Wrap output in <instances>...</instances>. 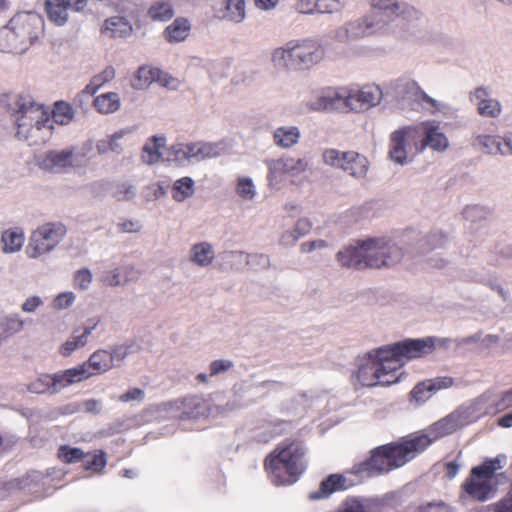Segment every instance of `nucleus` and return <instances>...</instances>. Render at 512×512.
Instances as JSON below:
<instances>
[{"mask_svg":"<svg viewBox=\"0 0 512 512\" xmlns=\"http://www.w3.org/2000/svg\"><path fill=\"white\" fill-rule=\"evenodd\" d=\"M198 148L200 161L216 158L225 153L221 143L198 142Z\"/></svg>","mask_w":512,"mask_h":512,"instance_id":"nucleus-51","label":"nucleus"},{"mask_svg":"<svg viewBox=\"0 0 512 512\" xmlns=\"http://www.w3.org/2000/svg\"><path fill=\"white\" fill-rule=\"evenodd\" d=\"M499 135L474 133L471 145L478 151L491 156L500 155Z\"/></svg>","mask_w":512,"mask_h":512,"instance_id":"nucleus-31","label":"nucleus"},{"mask_svg":"<svg viewBox=\"0 0 512 512\" xmlns=\"http://www.w3.org/2000/svg\"><path fill=\"white\" fill-rule=\"evenodd\" d=\"M318 14H340L346 8L344 0H316Z\"/></svg>","mask_w":512,"mask_h":512,"instance_id":"nucleus-53","label":"nucleus"},{"mask_svg":"<svg viewBox=\"0 0 512 512\" xmlns=\"http://www.w3.org/2000/svg\"><path fill=\"white\" fill-rule=\"evenodd\" d=\"M24 325V321L18 315H10L5 317L1 323V329L5 337L11 336L19 332Z\"/></svg>","mask_w":512,"mask_h":512,"instance_id":"nucleus-54","label":"nucleus"},{"mask_svg":"<svg viewBox=\"0 0 512 512\" xmlns=\"http://www.w3.org/2000/svg\"><path fill=\"white\" fill-rule=\"evenodd\" d=\"M448 341V339H439L436 337L406 339L385 346L381 354L384 355L383 357H387L386 355L398 356L402 361L410 360L428 355L435 350L437 345L445 346Z\"/></svg>","mask_w":512,"mask_h":512,"instance_id":"nucleus-10","label":"nucleus"},{"mask_svg":"<svg viewBox=\"0 0 512 512\" xmlns=\"http://www.w3.org/2000/svg\"><path fill=\"white\" fill-rule=\"evenodd\" d=\"M414 446L406 437L399 444H389L375 449L368 461L362 464L361 471L371 476L388 472L405 465L417 456Z\"/></svg>","mask_w":512,"mask_h":512,"instance_id":"nucleus-4","label":"nucleus"},{"mask_svg":"<svg viewBox=\"0 0 512 512\" xmlns=\"http://www.w3.org/2000/svg\"><path fill=\"white\" fill-rule=\"evenodd\" d=\"M77 156L72 148L51 150L43 154L38 160V167L50 173H66L78 165Z\"/></svg>","mask_w":512,"mask_h":512,"instance_id":"nucleus-15","label":"nucleus"},{"mask_svg":"<svg viewBox=\"0 0 512 512\" xmlns=\"http://www.w3.org/2000/svg\"><path fill=\"white\" fill-rule=\"evenodd\" d=\"M119 14L131 15L136 12L141 0H99Z\"/></svg>","mask_w":512,"mask_h":512,"instance_id":"nucleus-48","label":"nucleus"},{"mask_svg":"<svg viewBox=\"0 0 512 512\" xmlns=\"http://www.w3.org/2000/svg\"><path fill=\"white\" fill-rule=\"evenodd\" d=\"M467 418L459 408L429 426L422 433L411 434L408 438L413 444L414 450L419 454L437 439L450 435L457 429L469 424Z\"/></svg>","mask_w":512,"mask_h":512,"instance_id":"nucleus-6","label":"nucleus"},{"mask_svg":"<svg viewBox=\"0 0 512 512\" xmlns=\"http://www.w3.org/2000/svg\"><path fill=\"white\" fill-rule=\"evenodd\" d=\"M101 282L109 287L123 286L121 271L119 268L105 271L100 278Z\"/></svg>","mask_w":512,"mask_h":512,"instance_id":"nucleus-61","label":"nucleus"},{"mask_svg":"<svg viewBox=\"0 0 512 512\" xmlns=\"http://www.w3.org/2000/svg\"><path fill=\"white\" fill-rule=\"evenodd\" d=\"M352 484L341 474H331L320 483L317 491L309 494L311 500L328 498L332 493L348 489Z\"/></svg>","mask_w":512,"mask_h":512,"instance_id":"nucleus-29","label":"nucleus"},{"mask_svg":"<svg viewBox=\"0 0 512 512\" xmlns=\"http://www.w3.org/2000/svg\"><path fill=\"white\" fill-rule=\"evenodd\" d=\"M23 37L12 29L10 22H8L6 26L0 28V51L16 54L24 53L30 45Z\"/></svg>","mask_w":512,"mask_h":512,"instance_id":"nucleus-24","label":"nucleus"},{"mask_svg":"<svg viewBox=\"0 0 512 512\" xmlns=\"http://www.w3.org/2000/svg\"><path fill=\"white\" fill-rule=\"evenodd\" d=\"M133 133V129L126 127L122 128L116 132H114L112 135L109 136V139L111 141V148L112 152L120 154L123 151V144L121 143V140L125 137L131 135Z\"/></svg>","mask_w":512,"mask_h":512,"instance_id":"nucleus-59","label":"nucleus"},{"mask_svg":"<svg viewBox=\"0 0 512 512\" xmlns=\"http://www.w3.org/2000/svg\"><path fill=\"white\" fill-rule=\"evenodd\" d=\"M94 106L102 114L114 113L120 108V97L115 92L101 94L94 99Z\"/></svg>","mask_w":512,"mask_h":512,"instance_id":"nucleus-40","label":"nucleus"},{"mask_svg":"<svg viewBox=\"0 0 512 512\" xmlns=\"http://www.w3.org/2000/svg\"><path fill=\"white\" fill-rule=\"evenodd\" d=\"M236 193L244 200L251 201L257 194L256 186L250 177H240L236 184Z\"/></svg>","mask_w":512,"mask_h":512,"instance_id":"nucleus-50","label":"nucleus"},{"mask_svg":"<svg viewBox=\"0 0 512 512\" xmlns=\"http://www.w3.org/2000/svg\"><path fill=\"white\" fill-rule=\"evenodd\" d=\"M112 368H114V363L111 361L109 351L100 349L93 352L86 362L69 369L70 372H78V376L75 378V384H77L93 375L106 373Z\"/></svg>","mask_w":512,"mask_h":512,"instance_id":"nucleus-14","label":"nucleus"},{"mask_svg":"<svg viewBox=\"0 0 512 512\" xmlns=\"http://www.w3.org/2000/svg\"><path fill=\"white\" fill-rule=\"evenodd\" d=\"M190 30L191 24L189 20L178 17L165 28L164 37L169 43H179L189 36Z\"/></svg>","mask_w":512,"mask_h":512,"instance_id":"nucleus-32","label":"nucleus"},{"mask_svg":"<svg viewBox=\"0 0 512 512\" xmlns=\"http://www.w3.org/2000/svg\"><path fill=\"white\" fill-rule=\"evenodd\" d=\"M74 117V111L70 104L60 101L55 104L53 110V122L66 125L71 122Z\"/></svg>","mask_w":512,"mask_h":512,"instance_id":"nucleus-49","label":"nucleus"},{"mask_svg":"<svg viewBox=\"0 0 512 512\" xmlns=\"http://www.w3.org/2000/svg\"><path fill=\"white\" fill-rule=\"evenodd\" d=\"M165 144V138L161 136H153L149 142L143 147L142 159L147 164H153L159 161V149Z\"/></svg>","mask_w":512,"mask_h":512,"instance_id":"nucleus-41","label":"nucleus"},{"mask_svg":"<svg viewBox=\"0 0 512 512\" xmlns=\"http://www.w3.org/2000/svg\"><path fill=\"white\" fill-rule=\"evenodd\" d=\"M415 127L420 128V138H418L417 151L423 152L430 148L435 152H444L449 147L447 136L441 131L439 125L433 122H423Z\"/></svg>","mask_w":512,"mask_h":512,"instance_id":"nucleus-16","label":"nucleus"},{"mask_svg":"<svg viewBox=\"0 0 512 512\" xmlns=\"http://www.w3.org/2000/svg\"><path fill=\"white\" fill-rule=\"evenodd\" d=\"M88 343V339L80 334L73 333L60 347V354L64 357L71 355L74 351L84 347Z\"/></svg>","mask_w":512,"mask_h":512,"instance_id":"nucleus-52","label":"nucleus"},{"mask_svg":"<svg viewBox=\"0 0 512 512\" xmlns=\"http://www.w3.org/2000/svg\"><path fill=\"white\" fill-rule=\"evenodd\" d=\"M336 512H369V509L364 499L349 497Z\"/></svg>","mask_w":512,"mask_h":512,"instance_id":"nucleus-56","label":"nucleus"},{"mask_svg":"<svg viewBox=\"0 0 512 512\" xmlns=\"http://www.w3.org/2000/svg\"><path fill=\"white\" fill-rule=\"evenodd\" d=\"M1 242L5 253H15L21 249L24 235L19 230H6L2 233Z\"/></svg>","mask_w":512,"mask_h":512,"instance_id":"nucleus-42","label":"nucleus"},{"mask_svg":"<svg viewBox=\"0 0 512 512\" xmlns=\"http://www.w3.org/2000/svg\"><path fill=\"white\" fill-rule=\"evenodd\" d=\"M446 242L441 232H432L418 240L416 246L406 247L404 241L391 238H369L358 241L337 253V260L343 267L362 270L365 268L392 267L406 255L417 256L442 247Z\"/></svg>","mask_w":512,"mask_h":512,"instance_id":"nucleus-1","label":"nucleus"},{"mask_svg":"<svg viewBox=\"0 0 512 512\" xmlns=\"http://www.w3.org/2000/svg\"><path fill=\"white\" fill-rule=\"evenodd\" d=\"M383 349H385V346L373 353L377 361L379 374H382L383 378L394 379L393 383H395L398 381L397 371L402 366L403 362L398 356L386 355L387 357H383L384 355L381 354Z\"/></svg>","mask_w":512,"mask_h":512,"instance_id":"nucleus-30","label":"nucleus"},{"mask_svg":"<svg viewBox=\"0 0 512 512\" xmlns=\"http://www.w3.org/2000/svg\"><path fill=\"white\" fill-rule=\"evenodd\" d=\"M194 193L195 182L189 176L182 177L173 183L172 198L176 202H183L192 197Z\"/></svg>","mask_w":512,"mask_h":512,"instance_id":"nucleus-39","label":"nucleus"},{"mask_svg":"<svg viewBox=\"0 0 512 512\" xmlns=\"http://www.w3.org/2000/svg\"><path fill=\"white\" fill-rule=\"evenodd\" d=\"M396 94L401 99H413L420 103L426 104L425 108L431 113L435 114L438 111H443L447 108L445 103L430 97L417 82L408 80L401 82L397 85Z\"/></svg>","mask_w":512,"mask_h":512,"instance_id":"nucleus-18","label":"nucleus"},{"mask_svg":"<svg viewBox=\"0 0 512 512\" xmlns=\"http://www.w3.org/2000/svg\"><path fill=\"white\" fill-rule=\"evenodd\" d=\"M265 468L276 486L291 485L306 468L305 450L295 442L280 444L267 456Z\"/></svg>","mask_w":512,"mask_h":512,"instance_id":"nucleus-3","label":"nucleus"},{"mask_svg":"<svg viewBox=\"0 0 512 512\" xmlns=\"http://www.w3.org/2000/svg\"><path fill=\"white\" fill-rule=\"evenodd\" d=\"M77 371L61 370L51 374H40L27 385V390L34 394L55 395L75 384Z\"/></svg>","mask_w":512,"mask_h":512,"instance_id":"nucleus-11","label":"nucleus"},{"mask_svg":"<svg viewBox=\"0 0 512 512\" xmlns=\"http://www.w3.org/2000/svg\"><path fill=\"white\" fill-rule=\"evenodd\" d=\"M152 71L148 68L141 67L138 69L136 79L133 82V87L136 89H143L152 82Z\"/></svg>","mask_w":512,"mask_h":512,"instance_id":"nucleus-62","label":"nucleus"},{"mask_svg":"<svg viewBox=\"0 0 512 512\" xmlns=\"http://www.w3.org/2000/svg\"><path fill=\"white\" fill-rule=\"evenodd\" d=\"M245 1L244 0H227L226 12L223 15L225 19L240 23L245 18Z\"/></svg>","mask_w":512,"mask_h":512,"instance_id":"nucleus-45","label":"nucleus"},{"mask_svg":"<svg viewBox=\"0 0 512 512\" xmlns=\"http://www.w3.org/2000/svg\"><path fill=\"white\" fill-rule=\"evenodd\" d=\"M349 157V151L342 152L334 148H327L322 152V161L325 165L343 169L345 160Z\"/></svg>","mask_w":512,"mask_h":512,"instance_id":"nucleus-44","label":"nucleus"},{"mask_svg":"<svg viewBox=\"0 0 512 512\" xmlns=\"http://www.w3.org/2000/svg\"><path fill=\"white\" fill-rule=\"evenodd\" d=\"M93 280V275L90 269L82 268L78 270L74 275V286L75 288L86 291L89 289Z\"/></svg>","mask_w":512,"mask_h":512,"instance_id":"nucleus-57","label":"nucleus"},{"mask_svg":"<svg viewBox=\"0 0 512 512\" xmlns=\"http://www.w3.org/2000/svg\"><path fill=\"white\" fill-rule=\"evenodd\" d=\"M265 164L268 169L267 180L269 186L279 188L284 182L285 176H288V173L286 172L287 165L285 156L278 159H267L265 160Z\"/></svg>","mask_w":512,"mask_h":512,"instance_id":"nucleus-33","label":"nucleus"},{"mask_svg":"<svg viewBox=\"0 0 512 512\" xmlns=\"http://www.w3.org/2000/svg\"><path fill=\"white\" fill-rule=\"evenodd\" d=\"M274 67L287 71H299L294 40L276 48L271 54Z\"/></svg>","mask_w":512,"mask_h":512,"instance_id":"nucleus-27","label":"nucleus"},{"mask_svg":"<svg viewBox=\"0 0 512 512\" xmlns=\"http://www.w3.org/2000/svg\"><path fill=\"white\" fill-rule=\"evenodd\" d=\"M298 70L312 68L324 58V48L313 39L294 40Z\"/></svg>","mask_w":512,"mask_h":512,"instance_id":"nucleus-20","label":"nucleus"},{"mask_svg":"<svg viewBox=\"0 0 512 512\" xmlns=\"http://www.w3.org/2000/svg\"><path fill=\"white\" fill-rule=\"evenodd\" d=\"M349 111L365 112L379 105L383 98V92L378 85H366L361 89H349Z\"/></svg>","mask_w":512,"mask_h":512,"instance_id":"nucleus-17","label":"nucleus"},{"mask_svg":"<svg viewBox=\"0 0 512 512\" xmlns=\"http://www.w3.org/2000/svg\"><path fill=\"white\" fill-rule=\"evenodd\" d=\"M306 107L310 111H328V103H327V93L326 90L323 91L321 94L315 96L314 98L310 99L306 102Z\"/></svg>","mask_w":512,"mask_h":512,"instance_id":"nucleus-63","label":"nucleus"},{"mask_svg":"<svg viewBox=\"0 0 512 512\" xmlns=\"http://www.w3.org/2000/svg\"><path fill=\"white\" fill-rule=\"evenodd\" d=\"M505 460L504 455H498L484 461L479 466L473 467L470 478L464 484L467 494L479 501H485L493 496L492 480L495 473L503 468Z\"/></svg>","mask_w":512,"mask_h":512,"instance_id":"nucleus-5","label":"nucleus"},{"mask_svg":"<svg viewBox=\"0 0 512 512\" xmlns=\"http://www.w3.org/2000/svg\"><path fill=\"white\" fill-rule=\"evenodd\" d=\"M368 4L380 21V28L399 20L412 21L420 17V12L404 0H368Z\"/></svg>","mask_w":512,"mask_h":512,"instance_id":"nucleus-8","label":"nucleus"},{"mask_svg":"<svg viewBox=\"0 0 512 512\" xmlns=\"http://www.w3.org/2000/svg\"><path fill=\"white\" fill-rule=\"evenodd\" d=\"M352 40L362 39L376 34L381 30L380 21L373 14H366L348 21Z\"/></svg>","mask_w":512,"mask_h":512,"instance_id":"nucleus-25","label":"nucleus"},{"mask_svg":"<svg viewBox=\"0 0 512 512\" xmlns=\"http://www.w3.org/2000/svg\"><path fill=\"white\" fill-rule=\"evenodd\" d=\"M9 22L12 29L16 30L18 34L23 35V39L29 45L38 39L44 31V21L36 12H19Z\"/></svg>","mask_w":512,"mask_h":512,"instance_id":"nucleus-13","label":"nucleus"},{"mask_svg":"<svg viewBox=\"0 0 512 512\" xmlns=\"http://www.w3.org/2000/svg\"><path fill=\"white\" fill-rule=\"evenodd\" d=\"M210 406L211 405H208L202 398L198 396H190L166 404V410L169 412H179L173 416L179 418L180 420H185L199 418L204 416L206 412L207 416H209Z\"/></svg>","mask_w":512,"mask_h":512,"instance_id":"nucleus-19","label":"nucleus"},{"mask_svg":"<svg viewBox=\"0 0 512 512\" xmlns=\"http://www.w3.org/2000/svg\"><path fill=\"white\" fill-rule=\"evenodd\" d=\"M356 377L361 386L367 387L376 385L388 386L393 384L394 381V379L383 378V375L379 374V368H377V361L373 353H368L361 360Z\"/></svg>","mask_w":512,"mask_h":512,"instance_id":"nucleus-21","label":"nucleus"},{"mask_svg":"<svg viewBox=\"0 0 512 512\" xmlns=\"http://www.w3.org/2000/svg\"><path fill=\"white\" fill-rule=\"evenodd\" d=\"M135 344L133 341H125L111 347L109 354L114 367H119L124 359L133 352Z\"/></svg>","mask_w":512,"mask_h":512,"instance_id":"nucleus-47","label":"nucleus"},{"mask_svg":"<svg viewBox=\"0 0 512 512\" xmlns=\"http://www.w3.org/2000/svg\"><path fill=\"white\" fill-rule=\"evenodd\" d=\"M500 156L512 157V131H506L499 135Z\"/></svg>","mask_w":512,"mask_h":512,"instance_id":"nucleus-64","label":"nucleus"},{"mask_svg":"<svg viewBox=\"0 0 512 512\" xmlns=\"http://www.w3.org/2000/svg\"><path fill=\"white\" fill-rule=\"evenodd\" d=\"M58 457L65 463H74L83 459L84 452L80 448L63 445L58 450Z\"/></svg>","mask_w":512,"mask_h":512,"instance_id":"nucleus-55","label":"nucleus"},{"mask_svg":"<svg viewBox=\"0 0 512 512\" xmlns=\"http://www.w3.org/2000/svg\"><path fill=\"white\" fill-rule=\"evenodd\" d=\"M420 128L405 126L393 131L389 138V159L400 166L412 162L413 157L420 152L417 151Z\"/></svg>","mask_w":512,"mask_h":512,"instance_id":"nucleus-7","label":"nucleus"},{"mask_svg":"<svg viewBox=\"0 0 512 512\" xmlns=\"http://www.w3.org/2000/svg\"><path fill=\"white\" fill-rule=\"evenodd\" d=\"M7 111L15 117L17 136L29 143L40 145L51 136L53 121L49 108L37 103L29 94L6 96Z\"/></svg>","mask_w":512,"mask_h":512,"instance_id":"nucleus-2","label":"nucleus"},{"mask_svg":"<svg viewBox=\"0 0 512 512\" xmlns=\"http://www.w3.org/2000/svg\"><path fill=\"white\" fill-rule=\"evenodd\" d=\"M496 404V392L488 390L473 400L469 405L460 408L465 416L468 417V422L471 423L484 415L497 413L498 408Z\"/></svg>","mask_w":512,"mask_h":512,"instance_id":"nucleus-22","label":"nucleus"},{"mask_svg":"<svg viewBox=\"0 0 512 512\" xmlns=\"http://www.w3.org/2000/svg\"><path fill=\"white\" fill-rule=\"evenodd\" d=\"M369 168L367 158L358 152L349 151V157L345 160L343 171L355 178H363L366 176Z\"/></svg>","mask_w":512,"mask_h":512,"instance_id":"nucleus-35","label":"nucleus"},{"mask_svg":"<svg viewBox=\"0 0 512 512\" xmlns=\"http://www.w3.org/2000/svg\"><path fill=\"white\" fill-rule=\"evenodd\" d=\"M101 33L113 39L128 38L133 33V25L126 16H111L104 21Z\"/></svg>","mask_w":512,"mask_h":512,"instance_id":"nucleus-26","label":"nucleus"},{"mask_svg":"<svg viewBox=\"0 0 512 512\" xmlns=\"http://www.w3.org/2000/svg\"><path fill=\"white\" fill-rule=\"evenodd\" d=\"M168 160L176 162L179 165L188 164L185 143H177L170 147Z\"/></svg>","mask_w":512,"mask_h":512,"instance_id":"nucleus-58","label":"nucleus"},{"mask_svg":"<svg viewBox=\"0 0 512 512\" xmlns=\"http://www.w3.org/2000/svg\"><path fill=\"white\" fill-rule=\"evenodd\" d=\"M230 256L234 260L245 262L250 268L267 269L270 266V258L266 254H247L242 251H234L230 253Z\"/></svg>","mask_w":512,"mask_h":512,"instance_id":"nucleus-38","label":"nucleus"},{"mask_svg":"<svg viewBox=\"0 0 512 512\" xmlns=\"http://www.w3.org/2000/svg\"><path fill=\"white\" fill-rule=\"evenodd\" d=\"M469 101L475 106L479 116L488 119H497L503 112L500 100L492 97V90L488 86H478L468 94Z\"/></svg>","mask_w":512,"mask_h":512,"instance_id":"nucleus-12","label":"nucleus"},{"mask_svg":"<svg viewBox=\"0 0 512 512\" xmlns=\"http://www.w3.org/2000/svg\"><path fill=\"white\" fill-rule=\"evenodd\" d=\"M119 269L121 271L123 286L129 283H135L141 277V271L133 265H124Z\"/></svg>","mask_w":512,"mask_h":512,"instance_id":"nucleus-60","label":"nucleus"},{"mask_svg":"<svg viewBox=\"0 0 512 512\" xmlns=\"http://www.w3.org/2000/svg\"><path fill=\"white\" fill-rule=\"evenodd\" d=\"M61 223H45L34 230L29 238L26 253L30 258H38L52 251L66 235Z\"/></svg>","mask_w":512,"mask_h":512,"instance_id":"nucleus-9","label":"nucleus"},{"mask_svg":"<svg viewBox=\"0 0 512 512\" xmlns=\"http://www.w3.org/2000/svg\"><path fill=\"white\" fill-rule=\"evenodd\" d=\"M328 111H349L350 92L347 88L328 89Z\"/></svg>","mask_w":512,"mask_h":512,"instance_id":"nucleus-36","label":"nucleus"},{"mask_svg":"<svg viewBox=\"0 0 512 512\" xmlns=\"http://www.w3.org/2000/svg\"><path fill=\"white\" fill-rule=\"evenodd\" d=\"M148 15L154 21H168L174 16V9L170 2L160 0L150 6Z\"/></svg>","mask_w":512,"mask_h":512,"instance_id":"nucleus-43","label":"nucleus"},{"mask_svg":"<svg viewBox=\"0 0 512 512\" xmlns=\"http://www.w3.org/2000/svg\"><path fill=\"white\" fill-rule=\"evenodd\" d=\"M285 161L287 165L286 172L292 179L299 177L309 168V161L306 158H296L290 155H285Z\"/></svg>","mask_w":512,"mask_h":512,"instance_id":"nucleus-46","label":"nucleus"},{"mask_svg":"<svg viewBox=\"0 0 512 512\" xmlns=\"http://www.w3.org/2000/svg\"><path fill=\"white\" fill-rule=\"evenodd\" d=\"M301 131L295 125H282L276 127L272 132L274 145L283 150H289L299 144Z\"/></svg>","mask_w":512,"mask_h":512,"instance_id":"nucleus-28","label":"nucleus"},{"mask_svg":"<svg viewBox=\"0 0 512 512\" xmlns=\"http://www.w3.org/2000/svg\"><path fill=\"white\" fill-rule=\"evenodd\" d=\"M45 10L49 20L58 26L68 21L69 10L63 0H47Z\"/></svg>","mask_w":512,"mask_h":512,"instance_id":"nucleus-37","label":"nucleus"},{"mask_svg":"<svg viewBox=\"0 0 512 512\" xmlns=\"http://www.w3.org/2000/svg\"><path fill=\"white\" fill-rule=\"evenodd\" d=\"M215 257L213 246L208 242H199L190 248L189 259L200 267L209 266Z\"/></svg>","mask_w":512,"mask_h":512,"instance_id":"nucleus-34","label":"nucleus"},{"mask_svg":"<svg viewBox=\"0 0 512 512\" xmlns=\"http://www.w3.org/2000/svg\"><path fill=\"white\" fill-rule=\"evenodd\" d=\"M453 385V379L450 377H437L418 383L410 392L411 399L417 403H424L432 395L442 389H447Z\"/></svg>","mask_w":512,"mask_h":512,"instance_id":"nucleus-23","label":"nucleus"}]
</instances>
